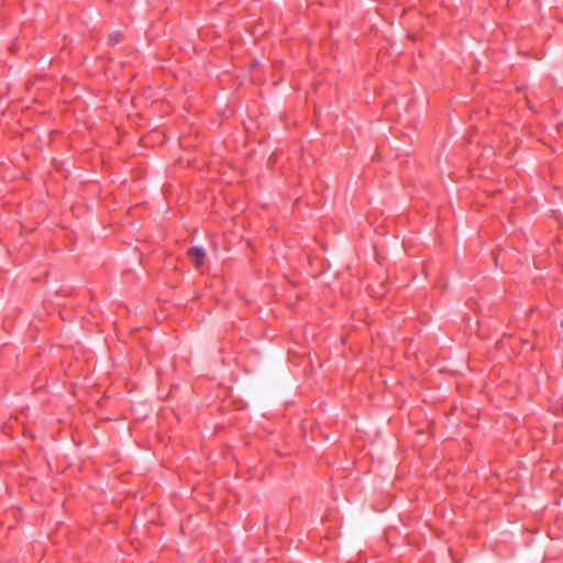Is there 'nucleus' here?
<instances>
[{
	"label": "nucleus",
	"mask_w": 563,
	"mask_h": 563,
	"mask_svg": "<svg viewBox=\"0 0 563 563\" xmlns=\"http://www.w3.org/2000/svg\"><path fill=\"white\" fill-rule=\"evenodd\" d=\"M188 255L195 261L196 265L199 266L203 263L206 252L200 246H192L188 250Z\"/></svg>",
	"instance_id": "f257e3e1"
},
{
	"label": "nucleus",
	"mask_w": 563,
	"mask_h": 563,
	"mask_svg": "<svg viewBox=\"0 0 563 563\" xmlns=\"http://www.w3.org/2000/svg\"><path fill=\"white\" fill-rule=\"evenodd\" d=\"M119 41V34H112L110 35L109 37V44L111 45H115Z\"/></svg>",
	"instance_id": "f03ea898"
}]
</instances>
